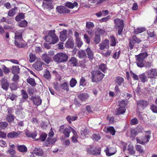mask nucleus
Instances as JSON below:
<instances>
[{
    "label": "nucleus",
    "mask_w": 157,
    "mask_h": 157,
    "mask_svg": "<svg viewBox=\"0 0 157 157\" xmlns=\"http://www.w3.org/2000/svg\"><path fill=\"white\" fill-rule=\"evenodd\" d=\"M69 63L73 66H76L77 64V60L75 57H72L69 60Z\"/></svg>",
    "instance_id": "36"
},
{
    "label": "nucleus",
    "mask_w": 157,
    "mask_h": 157,
    "mask_svg": "<svg viewBox=\"0 0 157 157\" xmlns=\"http://www.w3.org/2000/svg\"><path fill=\"white\" fill-rule=\"evenodd\" d=\"M66 47L69 48H72L74 47V40L72 39H69L67 41L66 44Z\"/></svg>",
    "instance_id": "21"
},
{
    "label": "nucleus",
    "mask_w": 157,
    "mask_h": 157,
    "mask_svg": "<svg viewBox=\"0 0 157 157\" xmlns=\"http://www.w3.org/2000/svg\"><path fill=\"white\" fill-rule=\"evenodd\" d=\"M8 125V124L6 122H0V129H4Z\"/></svg>",
    "instance_id": "52"
},
{
    "label": "nucleus",
    "mask_w": 157,
    "mask_h": 157,
    "mask_svg": "<svg viewBox=\"0 0 157 157\" xmlns=\"http://www.w3.org/2000/svg\"><path fill=\"white\" fill-rule=\"evenodd\" d=\"M67 31L66 29H64L60 32L59 38L60 40L62 41L66 40L67 38Z\"/></svg>",
    "instance_id": "14"
},
{
    "label": "nucleus",
    "mask_w": 157,
    "mask_h": 157,
    "mask_svg": "<svg viewBox=\"0 0 157 157\" xmlns=\"http://www.w3.org/2000/svg\"><path fill=\"white\" fill-rule=\"evenodd\" d=\"M100 41V36L99 35L96 34L94 38V41L96 44H98Z\"/></svg>",
    "instance_id": "60"
},
{
    "label": "nucleus",
    "mask_w": 157,
    "mask_h": 157,
    "mask_svg": "<svg viewBox=\"0 0 157 157\" xmlns=\"http://www.w3.org/2000/svg\"><path fill=\"white\" fill-rule=\"evenodd\" d=\"M148 77L150 78H155V77L157 76L156 69L155 68H151L147 72Z\"/></svg>",
    "instance_id": "8"
},
{
    "label": "nucleus",
    "mask_w": 157,
    "mask_h": 157,
    "mask_svg": "<svg viewBox=\"0 0 157 157\" xmlns=\"http://www.w3.org/2000/svg\"><path fill=\"white\" fill-rule=\"evenodd\" d=\"M145 136L143 138V140L144 141H145V140H147V138H146L147 136L148 135V136H149V141L150 140V139L151 137V132L150 131H148L145 132Z\"/></svg>",
    "instance_id": "59"
},
{
    "label": "nucleus",
    "mask_w": 157,
    "mask_h": 157,
    "mask_svg": "<svg viewBox=\"0 0 157 157\" xmlns=\"http://www.w3.org/2000/svg\"><path fill=\"white\" fill-rule=\"evenodd\" d=\"M77 83L76 80L74 78H72L70 82V86L71 87H73L76 85Z\"/></svg>",
    "instance_id": "54"
},
{
    "label": "nucleus",
    "mask_w": 157,
    "mask_h": 157,
    "mask_svg": "<svg viewBox=\"0 0 157 157\" xmlns=\"http://www.w3.org/2000/svg\"><path fill=\"white\" fill-rule=\"evenodd\" d=\"M25 15L23 13H20L17 16L15 17V20L17 21H20L21 19H23L24 18Z\"/></svg>",
    "instance_id": "45"
},
{
    "label": "nucleus",
    "mask_w": 157,
    "mask_h": 157,
    "mask_svg": "<svg viewBox=\"0 0 157 157\" xmlns=\"http://www.w3.org/2000/svg\"><path fill=\"white\" fill-rule=\"evenodd\" d=\"M18 135V134L16 132H12L9 133L7 135V136L9 138H14L17 137Z\"/></svg>",
    "instance_id": "29"
},
{
    "label": "nucleus",
    "mask_w": 157,
    "mask_h": 157,
    "mask_svg": "<svg viewBox=\"0 0 157 157\" xmlns=\"http://www.w3.org/2000/svg\"><path fill=\"white\" fill-rule=\"evenodd\" d=\"M149 104L148 102L146 101L140 100L137 102L138 107H141L142 108H144Z\"/></svg>",
    "instance_id": "15"
},
{
    "label": "nucleus",
    "mask_w": 157,
    "mask_h": 157,
    "mask_svg": "<svg viewBox=\"0 0 157 157\" xmlns=\"http://www.w3.org/2000/svg\"><path fill=\"white\" fill-rule=\"evenodd\" d=\"M30 99L33 101L34 105L36 106H38L41 104L42 100L39 96H32L31 97Z\"/></svg>",
    "instance_id": "5"
},
{
    "label": "nucleus",
    "mask_w": 157,
    "mask_h": 157,
    "mask_svg": "<svg viewBox=\"0 0 157 157\" xmlns=\"http://www.w3.org/2000/svg\"><path fill=\"white\" fill-rule=\"evenodd\" d=\"M78 4L76 2H74L73 3L68 2L65 3V6L68 8L72 9L77 6Z\"/></svg>",
    "instance_id": "24"
},
{
    "label": "nucleus",
    "mask_w": 157,
    "mask_h": 157,
    "mask_svg": "<svg viewBox=\"0 0 157 157\" xmlns=\"http://www.w3.org/2000/svg\"><path fill=\"white\" fill-rule=\"evenodd\" d=\"M7 153L9 154L11 157H14V155L16 154V151L13 149L10 148L7 151Z\"/></svg>",
    "instance_id": "44"
},
{
    "label": "nucleus",
    "mask_w": 157,
    "mask_h": 157,
    "mask_svg": "<svg viewBox=\"0 0 157 157\" xmlns=\"http://www.w3.org/2000/svg\"><path fill=\"white\" fill-rule=\"evenodd\" d=\"M89 95L86 93L80 94L78 95V97L81 101H84L89 97Z\"/></svg>",
    "instance_id": "26"
},
{
    "label": "nucleus",
    "mask_w": 157,
    "mask_h": 157,
    "mask_svg": "<svg viewBox=\"0 0 157 157\" xmlns=\"http://www.w3.org/2000/svg\"><path fill=\"white\" fill-rule=\"evenodd\" d=\"M55 32V30L50 31L48 33V35L45 37V41L49 42L50 44H55L59 41L58 38L56 35Z\"/></svg>",
    "instance_id": "1"
},
{
    "label": "nucleus",
    "mask_w": 157,
    "mask_h": 157,
    "mask_svg": "<svg viewBox=\"0 0 157 157\" xmlns=\"http://www.w3.org/2000/svg\"><path fill=\"white\" fill-rule=\"evenodd\" d=\"M60 88L61 89H63L64 90H66L67 92L69 90L68 88V84L66 82H65L61 83Z\"/></svg>",
    "instance_id": "30"
},
{
    "label": "nucleus",
    "mask_w": 157,
    "mask_h": 157,
    "mask_svg": "<svg viewBox=\"0 0 157 157\" xmlns=\"http://www.w3.org/2000/svg\"><path fill=\"white\" fill-rule=\"evenodd\" d=\"M78 117L77 116H68L66 117V119L69 123H71V121H73L76 120Z\"/></svg>",
    "instance_id": "33"
},
{
    "label": "nucleus",
    "mask_w": 157,
    "mask_h": 157,
    "mask_svg": "<svg viewBox=\"0 0 157 157\" xmlns=\"http://www.w3.org/2000/svg\"><path fill=\"white\" fill-rule=\"evenodd\" d=\"M29 61L30 63L34 62L36 59V57L32 53H30L29 55Z\"/></svg>",
    "instance_id": "56"
},
{
    "label": "nucleus",
    "mask_w": 157,
    "mask_h": 157,
    "mask_svg": "<svg viewBox=\"0 0 157 157\" xmlns=\"http://www.w3.org/2000/svg\"><path fill=\"white\" fill-rule=\"evenodd\" d=\"M150 109L154 113H157V106L154 104H152L150 105Z\"/></svg>",
    "instance_id": "57"
},
{
    "label": "nucleus",
    "mask_w": 157,
    "mask_h": 157,
    "mask_svg": "<svg viewBox=\"0 0 157 157\" xmlns=\"http://www.w3.org/2000/svg\"><path fill=\"white\" fill-rule=\"evenodd\" d=\"M76 43L77 46L78 47H80L83 44V42L81 40V38H77L75 39Z\"/></svg>",
    "instance_id": "55"
},
{
    "label": "nucleus",
    "mask_w": 157,
    "mask_h": 157,
    "mask_svg": "<svg viewBox=\"0 0 157 157\" xmlns=\"http://www.w3.org/2000/svg\"><path fill=\"white\" fill-rule=\"evenodd\" d=\"M93 138L94 140L96 141H98L101 139L100 136L98 134H94L93 135Z\"/></svg>",
    "instance_id": "63"
},
{
    "label": "nucleus",
    "mask_w": 157,
    "mask_h": 157,
    "mask_svg": "<svg viewBox=\"0 0 157 157\" xmlns=\"http://www.w3.org/2000/svg\"><path fill=\"white\" fill-rule=\"evenodd\" d=\"M19 68L18 66H13L12 68V72L13 74H17L19 73Z\"/></svg>",
    "instance_id": "32"
},
{
    "label": "nucleus",
    "mask_w": 157,
    "mask_h": 157,
    "mask_svg": "<svg viewBox=\"0 0 157 157\" xmlns=\"http://www.w3.org/2000/svg\"><path fill=\"white\" fill-rule=\"evenodd\" d=\"M16 13V12L15 9L10 10L8 13V16L10 17H13Z\"/></svg>",
    "instance_id": "58"
},
{
    "label": "nucleus",
    "mask_w": 157,
    "mask_h": 157,
    "mask_svg": "<svg viewBox=\"0 0 157 157\" xmlns=\"http://www.w3.org/2000/svg\"><path fill=\"white\" fill-rule=\"evenodd\" d=\"M43 6L46 9L50 10L52 8V1L51 0H44Z\"/></svg>",
    "instance_id": "9"
},
{
    "label": "nucleus",
    "mask_w": 157,
    "mask_h": 157,
    "mask_svg": "<svg viewBox=\"0 0 157 157\" xmlns=\"http://www.w3.org/2000/svg\"><path fill=\"white\" fill-rule=\"evenodd\" d=\"M26 135L27 136L29 137H31L33 139H34L36 136L37 134L36 132H27L26 133Z\"/></svg>",
    "instance_id": "49"
},
{
    "label": "nucleus",
    "mask_w": 157,
    "mask_h": 157,
    "mask_svg": "<svg viewBox=\"0 0 157 157\" xmlns=\"http://www.w3.org/2000/svg\"><path fill=\"white\" fill-rule=\"evenodd\" d=\"M138 123V121L136 118H134L132 119L130 121V124L132 125H135Z\"/></svg>",
    "instance_id": "64"
},
{
    "label": "nucleus",
    "mask_w": 157,
    "mask_h": 157,
    "mask_svg": "<svg viewBox=\"0 0 157 157\" xmlns=\"http://www.w3.org/2000/svg\"><path fill=\"white\" fill-rule=\"evenodd\" d=\"M108 45V41L106 40L100 44V49L101 50H103L106 48Z\"/></svg>",
    "instance_id": "27"
},
{
    "label": "nucleus",
    "mask_w": 157,
    "mask_h": 157,
    "mask_svg": "<svg viewBox=\"0 0 157 157\" xmlns=\"http://www.w3.org/2000/svg\"><path fill=\"white\" fill-rule=\"evenodd\" d=\"M86 27L87 29H90L94 28V25L92 22L88 21L86 22Z\"/></svg>",
    "instance_id": "51"
},
{
    "label": "nucleus",
    "mask_w": 157,
    "mask_h": 157,
    "mask_svg": "<svg viewBox=\"0 0 157 157\" xmlns=\"http://www.w3.org/2000/svg\"><path fill=\"white\" fill-rule=\"evenodd\" d=\"M136 149L137 151L140 153H143L144 150L142 148V146L140 145H137L136 146Z\"/></svg>",
    "instance_id": "47"
},
{
    "label": "nucleus",
    "mask_w": 157,
    "mask_h": 157,
    "mask_svg": "<svg viewBox=\"0 0 157 157\" xmlns=\"http://www.w3.org/2000/svg\"><path fill=\"white\" fill-rule=\"evenodd\" d=\"M116 130L113 126L109 127V133L113 136L115 135Z\"/></svg>",
    "instance_id": "48"
},
{
    "label": "nucleus",
    "mask_w": 157,
    "mask_h": 157,
    "mask_svg": "<svg viewBox=\"0 0 157 157\" xmlns=\"http://www.w3.org/2000/svg\"><path fill=\"white\" fill-rule=\"evenodd\" d=\"M117 152V149L115 147H110L109 148V156L114 155Z\"/></svg>",
    "instance_id": "31"
},
{
    "label": "nucleus",
    "mask_w": 157,
    "mask_h": 157,
    "mask_svg": "<svg viewBox=\"0 0 157 157\" xmlns=\"http://www.w3.org/2000/svg\"><path fill=\"white\" fill-rule=\"evenodd\" d=\"M18 150L21 152H26L27 151L26 147L24 145H19L18 144L17 146Z\"/></svg>",
    "instance_id": "20"
},
{
    "label": "nucleus",
    "mask_w": 157,
    "mask_h": 157,
    "mask_svg": "<svg viewBox=\"0 0 157 157\" xmlns=\"http://www.w3.org/2000/svg\"><path fill=\"white\" fill-rule=\"evenodd\" d=\"M147 138V140H145V141H144L143 140H140L138 139V137H137L136 138V141L138 143L140 144H141L144 145L146 143H147L149 141V136H148V135L147 136L146 138Z\"/></svg>",
    "instance_id": "37"
},
{
    "label": "nucleus",
    "mask_w": 157,
    "mask_h": 157,
    "mask_svg": "<svg viewBox=\"0 0 157 157\" xmlns=\"http://www.w3.org/2000/svg\"><path fill=\"white\" fill-rule=\"evenodd\" d=\"M27 81L29 84L32 86H34L36 85V83L35 82L34 79L32 78H28L27 79Z\"/></svg>",
    "instance_id": "42"
},
{
    "label": "nucleus",
    "mask_w": 157,
    "mask_h": 157,
    "mask_svg": "<svg viewBox=\"0 0 157 157\" xmlns=\"http://www.w3.org/2000/svg\"><path fill=\"white\" fill-rule=\"evenodd\" d=\"M27 22L25 20H23L19 22L18 25L19 27H25L27 26Z\"/></svg>",
    "instance_id": "50"
},
{
    "label": "nucleus",
    "mask_w": 157,
    "mask_h": 157,
    "mask_svg": "<svg viewBox=\"0 0 157 157\" xmlns=\"http://www.w3.org/2000/svg\"><path fill=\"white\" fill-rule=\"evenodd\" d=\"M139 79L143 83H145L148 81V79L147 76L144 73L139 75Z\"/></svg>",
    "instance_id": "22"
},
{
    "label": "nucleus",
    "mask_w": 157,
    "mask_h": 157,
    "mask_svg": "<svg viewBox=\"0 0 157 157\" xmlns=\"http://www.w3.org/2000/svg\"><path fill=\"white\" fill-rule=\"evenodd\" d=\"M57 12L60 13H68L70 11L63 6H58L56 8Z\"/></svg>",
    "instance_id": "11"
},
{
    "label": "nucleus",
    "mask_w": 157,
    "mask_h": 157,
    "mask_svg": "<svg viewBox=\"0 0 157 157\" xmlns=\"http://www.w3.org/2000/svg\"><path fill=\"white\" fill-rule=\"evenodd\" d=\"M86 51L88 57L90 59L92 60L94 57V54L93 52L90 50L89 48H88L86 49Z\"/></svg>",
    "instance_id": "23"
},
{
    "label": "nucleus",
    "mask_w": 157,
    "mask_h": 157,
    "mask_svg": "<svg viewBox=\"0 0 157 157\" xmlns=\"http://www.w3.org/2000/svg\"><path fill=\"white\" fill-rule=\"evenodd\" d=\"M44 63L40 60H37L33 65V67L35 70L40 71L42 70L43 67L42 65Z\"/></svg>",
    "instance_id": "6"
},
{
    "label": "nucleus",
    "mask_w": 157,
    "mask_h": 157,
    "mask_svg": "<svg viewBox=\"0 0 157 157\" xmlns=\"http://www.w3.org/2000/svg\"><path fill=\"white\" fill-rule=\"evenodd\" d=\"M23 98L25 100L28 98V95L26 92L24 90L21 91Z\"/></svg>",
    "instance_id": "61"
},
{
    "label": "nucleus",
    "mask_w": 157,
    "mask_h": 157,
    "mask_svg": "<svg viewBox=\"0 0 157 157\" xmlns=\"http://www.w3.org/2000/svg\"><path fill=\"white\" fill-rule=\"evenodd\" d=\"M56 141V138H52L51 137H49L47 139L44 144L46 146H48L53 144Z\"/></svg>",
    "instance_id": "12"
},
{
    "label": "nucleus",
    "mask_w": 157,
    "mask_h": 157,
    "mask_svg": "<svg viewBox=\"0 0 157 157\" xmlns=\"http://www.w3.org/2000/svg\"><path fill=\"white\" fill-rule=\"evenodd\" d=\"M141 41V40L138 38L136 36H132L129 39V47L130 49H133L135 44L139 43Z\"/></svg>",
    "instance_id": "4"
},
{
    "label": "nucleus",
    "mask_w": 157,
    "mask_h": 157,
    "mask_svg": "<svg viewBox=\"0 0 157 157\" xmlns=\"http://www.w3.org/2000/svg\"><path fill=\"white\" fill-rule=\"evenodd\" d=\"M24 31L22 30H18L15 33L14 38L16 40L21 41L22 39V35Z\"/></svg>",
    "instance_id": "13"
},
{
    "label": "nucleus",
    "mask_w": 157,
    "mask_h": 157,
    "mask_svg": "<svg viewBox=\"0 0 157 157\" xmlns=\"http://www.w3.org/2000/svg\"><path fill=\"white\" fill-rule=\"evenodd\" d=\"M99 69L104 72H106L107 68L106 66L104 64L100 65L99 66Z\"/></svg>",
    "instance_id": "53"
},
{
    "label": "nucleus",
    "mask_w": 157,
    "mask_h": 157,
    "mask_svg": "<svg viewBox=\"0 0 157 157\" xmlns=\"http://www.w3.org/2000/svg\"><path fill=\"white\" fill-rule=\"evenodd\" d=\"M92 81L98 82L101 81L104 76V74L99 71H93L91 72Z\"/></svg>",
    "instance_id": "2"
},
{
    "label": "nucleus",
    "mask_w": 157,
    "mask_h": 157,
    "mask_svg": "<svg viewBox=\"0 0 157 157\" xmlns=\"http://www.w3.org/2000/svg\"><path fill=\"white\" fill-rule=\"evenodd\" d=\"M1 85L2 88L3 90H7L9 83L7 79L5 78H2L1 81Z\"/></svg>",
    "instance_id": "10"
},
{
    "label": "nucleus",
    "mask_w": 157,
    "mask_h": 157,
    "mask_svg": "<svg viewBox=\"0 0 157 157\" xmlns=\"http://www.w3.org/2000/svg\"><path fill=\"white\" fill-rule=\"evenodd\" d=\"M14 117L10 114H8L6 116V120L9 123H11L13 121Z\"/></svg>",
    "instance_id": "38"
},
{
    "label": "nucleus",
    "mask_w": 157,
    "mask_h": 157,
    "mask_svg": "<svg viewBox=\"0 0 157 157\" xmlns=\"http://www.w3.org/2000/svg\"><path fill=\"white\" fill-rule=\"evenodd\" d=\"M87 152L90 154L98 155L100 154V149L98 148L97 150L95 147L90 146L87 149Z\"/></svg>",
    "instance_id": "7"
},
{
    "label": "nucleus",
    "mask_w": 157,
    "mask_h": 157,
    "mask_svg": "<svg viewBox=\"0 0 157 157\" xmlns=\"http://www.w3.org/2000/svg\"><path fill=\"white\" fill-rule=\"evenodd\" d=\"M44 76L45 78L47 79H49L50 78L51 75L50 73L47 69L44 71Z\"/></svg>",
    "instance_id": "46"
},
{
    "label": "nucleus",
    "mask_w": 157,
    "mask_h": 157,
    "mask_svg": "<svg viewBox=\"0 0 157 157\" xmlns=\"http://www.w3.org/2000/svg\"><path fill=\"white\" fill-rule=\"evenodd\" d=\"M84 128H85L84 129L82 130L81 132V135L82 136V137L84 138L88 134V133L89 132V131L88 128L85 126H84Z\"/></svg>",
    "instance_id": "34"
},
{
    "label": "nucleus",
    "mask_w": 157,
    "mask_h": 157,
    "mask_svg": "<svg viewBox=\"0 0 157 157\" xmlns=\"http://www.w3.org/2000/svg\"><path fill=\"white\" fill-rule=\"evenodd\" d=\"M124 81V79L122 77L118 76L116 78L115 80V83H117L119 86H121Z\"/></svg>",
    "instance_id": "19"
},
{
    "label": "nucleus",
    "mask_w": 157,
    "mask_h": 157,
    "mask_svg": "<svg viewBox=\"0 0 157 157\" xmlns=\"http://www.w3.org/2000/svg\"><path fill=\"white\" fill-rule=\"evenodd\" d=\"M68 58V57L66 54L63 53H59L54 56L53 59L55 62L57 63H60L66 61Z\"/></svg>",
    "instance_id": "3"
},
{
    "label": "nucleus",
    "mask_w": 157,
    "mask_h": 157,
    "mask_svg": "<svg viewBox=\"0 0 157 157\" xmlns=\"http://www.w3.org/2000/svg\"><path fill=\"white\" fill-rule=\"evenodd\" d=\"M79 57L81 58H84L86 56L85 52L82 50H79L78 53Z\"/></svg>",
    "instance_id": "35"
},
{
    "label": "nucleus",
    "mask_w": 157,
    "mask_h": 157,
    "mask_svg": "<svg viewBox=\"0 0 157 157\" xmlns=\"http://www.w3.org/2000/svg\"><path fill=\"white\" fill-rule=\"evenodd\" d=\"M33 152L38 156H42L44 155L43 150L40 148H35L33 150Z\"/></svg>",
    "instance_id": "18"
},
{
    "label": "nucleus",
    "mask_w": 157,
    "mask_h": 157,
    "mask_svg": "<svg viewBox=\"0 0 157 157\" xmlns=\"http://www.w3.org/2000/svg\"><path fill=\"white\" fill-rule=\"evenodd\" d=\"M42 57L43 60L47 64H48L51 60V57L46 54L43 55Z\"/></svg>",
    "instance_id": "28"
},
{
    "label": "nucleus",
    "mask_w": 157,
    "mask_h": 157,
    "mask_svg": "<svg viewBox=\"0 0 157 157\" xmlns=\"http://www.w3.org/2000/svg\"><path fill=\"white\" fill-rule=\"evenodd\" d=\"M125 110L126 109L125 107H121L120 105V107L116 111V115H119L123 114L125 113Z\"/></svg>",
    "instance_id": "25"
},
{
    "label": "nucleus",
    "mask_w": 157,
    "mask_h": 157,
    "mask_svg": "<svg viewBox=\"0 0 157 157\" xmlns=\"http://www.w3.org/2000/svg\"><path fill=\"white\" fill-rule=\"evenodd\" d=\"M71 128H66L63 131V133L66 137H68L70 136V133L71 132Z\"/></svg>",
    "instance_id": "41"
},
{
    "label": "nucleus",
    "mask_w": 157,
    "mask_h": 157,
    "mask_svg": "<svg viewBox=\"0 0 157 157\" xmlns=\"http://www.w3.org/2000/svg\"><path fill=\"white\" fill-rule=\"evenodd\" d=\"M145 29L144 28H138L134 29V32L135 33L137 34L144 32Z\"/></svg>",
    "instance_id": "43"
},
{
    "label": "nucleus",
    "mask_w": 157,
    "mask_h": 157,
    "mask_svg": "<svg viewBox=\"0 0 157 157\" xmlns=\"http://www.w3.org/2000/svg\"><path fill=\"white\" fill-rule=\"evenodd\" d=\"M80 85L83 86L86 85V80L84 78L82 77L80 81Z\"/></svg>",
    "instance_id": "62"
},
{
    "label": "nucleus",
    "mask_w": 157,
    "mask_h": 157,
    "mask_svg": "<svg viewBox=\"0 0 157 157\" xmlns=\"http://www.w3.org/2000/svg\"><path fill=\"white\" fill-rule=\"evenodd\" d=\"M1 22H5L6 23L10 24L11 23V22L9 19V17L8 16L6 17H3L0 20Z\"/></svg>",
    "instance_id": "39"
},
{
    "label": "nucleus",
    "mask_w": 157,
    "mask_h": 157,
    "mask_svg": "<svg viewBox=\"0 0 157 157\" xmlns=\"http://www.w3.org/2000/svg\"><path fill=\"white\" fill-rule=\"evenodd\" d=\"M133 149L134 147L132 146L131 145H129L128 146V153L131 155H134L135 153V151L133 150Z\"/></svg>",
    "instance_id": "40"
},
{
    "label": "nucleus",
    "mask_w": 157,
    "mask_h": 157,
    "mask_svg": "<svg viewBox=\"0 0 157 157\" xmlns=\"http://www.w3.org/2000/svg\"><path fill=\"white\" fill-rule=\"evenodd\" d=\"M114 21L117 27H121L122 26H124V24L123 20L117 18L115 19Z\"/></svg>",
    "instance_id": "16"
},
{
    "label": "nucleus",
    "mask_w": 157,
    "mask_h": 157,
    "mask_svg": "<svg viewBox=\"0 0 157 157\" xmlns=\"http://www.w3.org/2000/svg\"><path fill=\"white\" fill-rule=\"evenodd\" d=\"M109 40L110 46L115 47L116 46L117 43H118L117 39L113 35L110 36Z\"/></svg>",
    "instance_id": "17"
}]
</instances>
